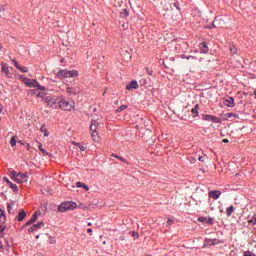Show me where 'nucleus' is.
I'll return each mask as SVG.
<instances>
[{
  "mask_svg": "<svg viewBox=\"0 0 256 256\" xmlns=\"http://www.w3.org/2000/svg\"><path fill=\"white\" fill-rule=\"evenodd\" d=\"M34 95L40 97L41 99H45V88L44 90H39V88H36V90H34Z\"/></svg>",
  "mask_w": 256,
  "mask_h": 256,
  "instance_id": "2eb2a0df",
  "label": "nucleus"
},
{
  "mask_svg": "<svg viewBox=\"0 0 256 256\" xmlns=\"http://www.w3.org/2000/svg\"><path fill=\"white\" fill-rule=\"evenodd\" d=\"M58 109L62 111H73L75 109V102L71 99L67 100L63 96H59Z\"/></svg>",
  "mask_w": 256,
  "mask_h": 256,
  "instance_id": "f257e3e1",
  "label": "nucleus"
},
{
  "mask_svg": "<svg viewBox=\"0 0 256 256\" xmlns=\"http://www.w3.org/2000/svg\"><path fill=\"white\" fill-rule=\"evenodd\" d=\"M0 249H3V243L0 242Z\"/></svg>",
  "mask_w": 256,
  "mask_h": 256,
  "instance_id": "3c124183",
  "label": "nucleus"
},
{
  "mask_svg": "<svg viewBox=\"0 0 256 256\" xmlns=\"http://www.w3.org/2000/svg\"><path fill=\"white\" fill-rule=\"evenodd\" d=\"M83 189H85V191H89V186H87V185H83Z\"/></svg>",
  "mask_w": 256,
  "mask_h": 256,
  "instance_id": "79ce46f5",
  "label": "nucleus"
},
{
  "mask_svg": "<svg viewBox=\"0 0 256 256\" xmlns=\"http://www.w3.org/2000/svg\"><path fill=\"white\" fill-rule=\"evenodd\" d=\"M2 11H5V6L0 5V13H1Z\"/></svg>",
  "mask_w": 256,
  "mask_h": 256,
  "instance_id": "a19ab883",
  "label": "nucleus"
},
{
  "mask_svg": "<svg viewBox=\"0 0 256 256\" xmlns=\"http://www.w3.org/2000/svg\"><path fill=\"white\" fill-rule=\"evenodd\" d=\"M215 241H217V240H211V239H206L205 240V243H206V245H216L217 244V242H215Z\"/></svg>",
  "mask_w": 256,
  "mask_h": 256,
  "instance_id": "cd10ccee",
  "label": "nucleus"
},
{
  "mask_svg": "<svg viewBox=\"0 0 256 256\" xmlns=\"http://www.w3.org/2000/svg\"><path fill=\"white\" fill-rule=\"evenodd\" d=\"M126 89L128 91H131V89H139V83L136 80H133L126 85Z\"/></svg>",
  "mask_w": 256,
  "mask_h": 256,
  "instance_id": "1a4fd4ad",
  "label": "nucleus"
},
{
  "mask_svg": "<svg viewBox=\"0 0 256 256\" xmlns=\"http://www.w3.org/2000/svg\"><path fill=\"white\" fill-rule=\"evenodd\" d=\"M27 174L18 173L16 176V183H27Z\"/></svg>",
  "mask_w": 256,
  "mask_h": 256,
  "instance_id": "0eeeda50",
  "label": "nucleus"
},
{
  "mask_svg": "<svg viewBox=\"0 0 256 256\" xmlns=\"http://www.w3.org/2000/svg\"><path fill=\"white\" fill-rule=\"evenodd\" d=\"M85 184H83L82 182H77L76 183V187H78L79 189H81V187H83Z\"/></svg>",
  "mask_w": 256,
  "mask_h": 256,
  "instance_id": "e433bc0d",
  "label": "nucleus"
},
{
  "mask_svg": "<svg viewBox=\"0 0 256 256\" xmlns=\"http://www.w3.org/2000/svg\"><path fill=\"white\" fill-rule=\"evenodd\" d=\"M125 16L127 17L129 15V11L124 10Z\"/></svg>",
  "mask_w": 256,
  "mask_h": 256,
  "instance_id": "c03bdc74",
  "label": "nucleus"
},
{
  "mask_svg": "<svg viewBox=\"0 0 256 256\" xmlns=\"http://www.w3.org/2000/svg\"><path fill=\"white\" fill-rule=\"evenodd\" d=\"M17 172H15V171H12L11 172V177H12V179H14L15 181H17Z\"/></svg>",
  "mask_w": 256,
  "mask_h": 256,
  "instance_id": "c9c22d12",
  "label": "nucleus"
},
{
  "mask_svg": "<svg viewBox=\"0 0 256 256\" xmlns=\"http://www.w3.org/2000/svg\"><path fill=\"white\" fill-rule=\"evenodd\" d=\"M222 142L229 143V140L228 139H223Z\"/></svg>",
  "mask_w": 256,
  "mask_h": 256,
  "instance_id": "de8ad7c7",
  "label": "nucleus"
},
{
  "mask_svg": "<svg viewBox=\"0 0 256 256\" xmlns=\"http://www.w3.org/2000/svg\"><path fill=\"white\" fill-rule=\"evenodd\" d=\"M13 61H14L15 67L18 69H21V65H19V62L15 61V60H13Z\"/></svg>",
  "mask_w": 256,
  "mask_h": 256,
  "instance_id": "58836bf2",
  "label": "nucleus"
},
{
  "mask_svg": "<svg viewBox=\"0 0 256 256\" xmlns=\"http://www.w3.org/2000/svg\"><path fill=\"white\" fill-rule=\"evenodd\" d=\"M249 225H256V214L252 216L250 220H248Z\"/></svg>",
  "mask_w": 256,
  "mask_h": 256,
  "instance_id": "bb28decb",
  "label": "nucleus"
},
{
  "mask_svg": "<svg viewBox=\"0 0 256 256\" xmlns=\"http://www.w3.org/2000/svg\"><path fill=\"white\" fill-rule=\"evenodd\" d=\"M19 71H21L22 73H27V71H29V69H27V67H23L20 66V68H18Z\"/></svg>",
  "mask_w": 256,
  "mask_h": 256,
  "instance_id": "f704fd0d",
  "label": "nucleus"
},
{
  "mask_svg": "<svg viewBox=\"0 0 256 256\" xmlns=\"http://www.w3.org/2000/svg\"><path fill=\"white\" fill-rule=\"evenodd\" d=\"M72 145H74L76 147V149H80V151H86L87 147H85L84 145H82L79 142H72Z\"/></svg>",
  "mask_w": 256,
  "mask_h": 256,
  "instance_id": "dca6fc26",
  "label": "nucleus"
},
{
  "mask_svg": "<svg viewBox=\"0 0 256 256\" xmlns=\"http://www.w3.org/2000/svg\"><path fill=\"white\" fill-rule=\"evenodd\" d=\"M0 113H3V105L0 104Z\"/></svg>",
  "mask_w": 256,
  "mask_h": 256,
  "instance_id": "a18cd8bd",
  "label": "nucleus"
},
{
  "mask_svg": "<svg viewBox=\"0 0 256 256\" xmlns=\"http://www.w3.org/2000/svg\"><path fill=\"white\" fill-rule=\"evenodd\" d=\"M99 126V122L97 120L93 119L90 125V131L92 133V139L96 143H99V134L97 133V127Z\"/></svg>",
  "mask_w": 256,
  "mask_h": 256,
  "instance_id": "423d86ee",
  "label": "nucleus"
},
{
  "mask_svg": "<svg viewBox=\"0 0 256 256\" xmlns=\"http://www.w3.org/2000/svg\"><path fill=\"white\" fill-rule=\"evenodd\" d=\"M36 239H39V235L36 236Z\"/></svg>",
  "mask_w": 256,
  "mask_h": 256,
  "instance_id": "4d7b16f0",
  "label": "nucleus"
},
{
  "mask_svg": "<svg viewBox=\"0 0 256 256\" xmlns=\"http://www.w3.org/2000/svg\"><path fill=\"white\" fill-rule=\"evenodd\" d=\"M77 208V204L75 202H62L58 206V211L60 213H65V211H73V209Z\"/></svg>",
  "mask_w": 256,
  "mask_h": 256,
  "instance_id": "39448f33",
  "label": "nucleus"
},
{
  "mask_svg": "<svg viewBox=\"0 0 256 256\" xmlns=\"http://www.w3.org/2000/svg\"><path fill=\"white\" fill-rule=\"evenodd\" d=\"M205 121H215V117L212 115H205L204 116Z\"/></svg>",
  "mask_w": 256,
  "mask_h": 256,
  "instance_id": "c756f323",
  "label": "nucleus"
},
{
  "mask_svg": "<svg viewBox=\"0 0 256 256\" xmlns=\"http://www.w3.org/2000/svg\"><path fill=\"white\" fill-rule=\"evenodd\" d=\"M38 149L43 153V155H49V152L47 150L43 149V144L38 143Z\"/></svg>",
  "mask_w": 256,
  "mask_h": 256,
  "instance_id": "393cba45",
  "label": "nucleus"
},
{
  "mask_svg": "<svg viewBox=\"0 0 256 256\" xmlns=\"http://www.w3.org/2000/svg\"><path fill=\"white\" fill-rule=\"evenodd\" d=\"M79 72L77 70H60L57 72V77L59 79H71L73 77H78Z\"/></svg>",
  "mask_w": 256,
  "mask_h": 256,
  "instance_id": "20e7f679",
  "label": "nucleus"
},
{
  "mask_svg": "<svg viewBox=\"0 0 256 256\" xmlns=\"http://www.w3.org/2000/svg\"><path fill=\"white\" fill-rule=\"evenodd\" d=\"M213 27H215V24H213L212 26L208 27L209 29H213Z\"/></svg>",
  "mask_w": 256,
  "mask_h": 256,
  "instance_id": "603ef678",
  "label": "nucleus"
},
{
  "mask_svg": "<svg viewBox=\"0 0 256 256\" xmlns=\"http://www.w3.org/2000/svg\"><path fill=\"white\" fill-rule=\"evenodd\" d=\"M132 233V237H134V239H137L139 237V233L137 232H131Z\"/></svg>",
  "mask_w": 256,
  "mask_h": 256,
  "instance_id": "4c0bfd02",
  "label": "nucleus"
},
{
  "mask_svg": "<svg viewBox=\"0 0 256 256\" xmlns=\"http://www.w3.org/2000/svg\"><path fill=\"white\" fill-rule=\"evenodd\" d=\"M233 115H234L233 113H228L227 114L228 117H233Z\"/></svg>",
  "mask_w": 256,
  "mask_h": 256,
  "instance_id": "09e8293b",
  "label": "nucleus"
},
{
  "mask_svg": "<svg viewBox=\"0 0 256 256\" xmlns=\"http://www.w3.org/2000/svg\"><path fill=\"white\" fill-rule=\"evenodd\" d=\"M2 72L6 75V77H11V73L9 72V67L5 64L2 65Z\"/></svg>",
  "mask_w": 256,
  "mask_h": 256,
  "instance_id": "f3484780",
  "label": "nucleus"
},
{
  "mask_svg": "<svg viewBox=\"0 0 256 256\" xmlns=\"http://www.w3.org/2000/svg\"><path fill=\"white\" fill-rule=\"evenodd\" d=\"M88 227H91V222L88 223Z\"/></svg>",
  "mask_w": 256,
  "mask_h": 256,
  "instance_id": "864d4df0",
  "label": "nucleus"
},
{
  "mask_svg": "<svg viewBox=\"0 0 256 256\" xmlns=\"http://www.w3.org/2000/svg\"><path fill=\"white\" fill-rule=\"evenodd\" d=\"M125 109H127V105H121L120 107H118V109L116 110L117 113H121V111H125Z\"/></svg>",
  "mask_w": 256,
  "mask_h": 256,
  "instance_id": "2f4dec72",
  "label": "nucleus"
},
{
  "mask_svg": "<svg viewBox=\"0 0 256 256\" xmlns=\"http://www.w3.org/2000/svg\"><path fill=\"white\" fill-rule=\"evenodd\" d=\"M146 71H147L148 75H153V70L146 68Z\"/></svg>",
  "mask_w": 256,
  "mask_h": 256,
  "instance_id": "ea45409f",
  "label": "nucleus"
},
{
  "mask_svg": "<svg viewBox=\"0 0 256 256\" xmlns=\"http://www.w3.org/2000/svg\"><path fill=\"white\" fill-rule=\"evenodd\" d=\"M0 237H5V225L0 224Z\"/></svg>",
  "mask_w": 256,
  "mask_h": 256,
  "instance_id": "a878e982",
  "label": "nucleus"
},
{
  "mask_svg": "<svg viewBox=\"0 0 256 256\" xmlns=\"http://www.w3.org/2000/svg\"><path fill=\"white\" fill-rule=\"evenodd\" d=\"M35 221H37V212H35L32 217L30 218L29 221H27L23 227H29V225H33V223H35Z\"/></svg>",
  "mask_w": 256,
  "mask_h": 256,
  "instance_id": "ddd939ff",
  "label": "nucleus"
},
{
  "mask_svg": "<svg viewBox=\"0 0 256 256\" xmlns=\"http://www.w3.org/2000/svg\"><path fill=\"white\" fill-rule=\"evenodd\" d=\"M41 133H43L44 137H49V130H47V127L45 125H42L40 128Z\"/></svg>",
  "mask_w": 256,
  "mask_h": 256,
  "instance_id": "4be33fe9",
  "label": "nucleus"
},
{
  "mask_svg": "<svg viewBox=\"0 0 256 256\" xmlns=\"http://www.w3.org/2000/svg\"><path fill=\"white\" fill-rule=\"evenodd\" d=\"M113 157H115L116 159H119L120 161H122L123 163H127V160H125L123 157L119 156V155H115V154H112Z\"/></svg>",
  "mask_w": 256,
  "mask_h": 256,
  "instance_id": "473e14b6",
  "label": "nucleus"
},
{
  "mask_svg": "<svg viewBox=\"0 0 256 256\" xmlns=\"http://www.w3.org/2000/svg\"><path fill=\"white\" fill-rule=\"evenodd\" d=\"M230 53H231V55H237V47L232 45L230 47Z\"/></svg>",
  "mask_w": 256,
  "mask_h": 256,
  "instance_id": "c85d7f7f",
  "label": "nucleus"
},
{
  "mask_svg": "<svg viewBox=\"0 0 256 256\" xmlns=\"http://www.w3.org/2000/svg\"><path fill=\"white\" fill-rule=\"evenodd\" d=\"M1 49H3V47H2L1 44H0V51H1Z\"/></svg>",
  "mask_w": 256,
  "mask_h": 256,
  "instance_id": "5fc2aeb1",
  "label": "nucleus"
},
{
  "mask_svg": "<svg viewBox=\"0 0 256 256\" xmlns=\"http://www.w3.org/2000/svg\"><path fill=\"white\" fill-rule=\"evenodd\" d=\"M25 217H27V212H25L24 210H20L19 214H18V221H23V219H25Z\"/></svg>",
  "mask_w": 256,
  "mask_h": 256,
  "instance_id": "a211bd4d",
  "label": "nucleus"
},
{
  "mask_svg": "<svg viewBox=\"0 0 256 256\" xmlns=\"http://www.w3.org/2000/svg\"><path fill=\"white\" fill-rule=\"evenodd\" d=\"M10 183V187H11V189L13 190V191H18L19 190V187L16 185V184H13V183H11V182H9Z\"/></svg>",
  "mask_w": 256,
  "mask_h": 256,
  "instance_id": "72a5a7b5",
  "label": "nucleus"
},
{
  "mask_svg": "<svg viewBox=\"0 0 256 256\" xmlns=\"http://www.w3.org/2000/svg\"><path fill=\"white\" fill-rule=\"evenodd\" d=\"M7 211L9 213V215H14L15 211H17V208L15 207V202L14 201H11L10 203H8Z\"/></svg>",
  "mask_w": 256,
  "mask_h": 256,
  "instance_id": "6e6552de",
  "label": "nucleus"
},
{
  "mask_svg": "<svg viewBox=\"0 0 256 256\" xmlns=\"http://www.w3.org/2000/svg\"><path fill=\"white\" fill-rule=\"evenodd\" d=\"M87 233H93V229L89 228V229L87 230Z\"/></svg>",
  "mask_w": 256,
  "mask_h": 256,
  "instance_id": "49530a36",
  "label": "nucleus"
},
{
  "mask_svg": "<svg viewBox=\"0 0 256 256\" xmlns=\"http://www.w3.org/2000/svg\"><path fill=\"white\" fill-rule=\"evenodd\" d=\"M167 223H168V225H173V220L169 219V220L167 221Z\"/></svg>",
  "mask_w": 256,
  "mask_h": 256,
  "instance_id": "37998d69",
  "label": "nucleus"
},
{
  "mask_svg": "<svg viewBox=\"0 0 256 256\" xmlns=\"http://www.w3.org/2000/svg\"><path fill=\"white\" fill-rule=\"evenodd\" d=\"M209 197H210L211 199L217 200V199H219V197H221V191H219V190H213V191H211V192L209 193Z\"/></svg>",
  "mask_w": 256,
  "mask_h": 256,
  "instance_id": "f8f14e48",
  "label": "nucleus"
},
{
  "mask_svg": "<svg viewBox=\"0 0 256 256\" xmlns=\"http://www.w3.org/2000/svg\"><path fill=\"white\" fill-rule=\"evenodd\" d=\"M42 103H46L52 109H59V96H45L42 99Z\"/></svg>",
  "mask_w": 256,
  "mask_h": 256,
  "instance_id": "f03ea898",
  "label": "nucleus"
},
{
  "mask_svg": "<svg viewBox=\"0 0 256 256\" xmlns=\"http://www.w3.org/2000/svg\"><path fill=\"white\" fill-rule=\"evenodd\" d=\"M43 225H44L43 222H40V223H38V224H35V225H33L32 227H30V228L28 229V232H29V233H33V232H35V231H39V229H41V227H43Z\"/></svg>",
  "mask_w": 256,
  "mask_h": 256,
  "instance_id": "9b49d317",
  "label": "nucleus"
},
{
  "mask_svg": "<svg viewBox=\"0 0 256 256\" xmlns=\"http://www.w3.org/2000/svg\"><path fill=\"white\" fill-rule=\"evenodd\" d=\"M21 79H22L24 85H26V87L38 89L39 91H45V87L41 86L39 84V82H37V80L29 79L27 77H21Z\"/></svg>",
  "mask_w": 256,
  "mask_h": 256,
  "instance_id": "7ed1b4c3",
  "label": "nucleus"
},
{
  "mask_svg": "<svg viewBox=\"0 0 256 256\" xmlns=\"http://www.w3.org/2000/svg\"><path fill=\"white\" fill-rule=\"evenodd\" d=\"M5 221H7V217L5 216V212L0 209V223H5Z\"/></svg>",
  "mask_w": 256,
  "mask_h": 256,
  "instance_id": "5701e85b",
  "label": "nucleus"
},
{
  "mask_svg": "<svg viewBox=\"0 0 256 256\" xmlns=\"http://www.w3.org/2000/svg\"><path fill=\"white\" fill-rule=\"evenodd\" d=\"M198 221L200 223H208V225H213V218H211V217L202 216V217L198 218Z\"/></svg>",
  "mask_w": 256,
  "mask_h": 256,
  "instance_id": "9d476101",
  "label": "nucleus"
},
{
  "mask_svg": "<svg viewBox=\"0 0 256 256\" xmlns=\"http://www.w3.org/2000/svg\"><path fill=\"white\" fill-rule=\"evenodd\" d=\"M66 92L68 93V95H77V93H79V91H77V89L71 88V87H68L66 89Z\"/></svg>",
  "mask_w": 256,
  "mask_h": 256,
  "instance_id": "6ab92c4d",
  "label": "nucleus"
},
{
  "mask_svg": "<svg viewBox=\"0 0 256 256\" xmlns=\"http://www.w3.org/2000/svg\"><path fill=\"white\" fill-rule=\"evenodd\" d=\"M11 147H15L17 145V140L15 139V136H13L10 140Z\"/></svg>",
  "mask_w": 256,
  "mask_h": 256,
  "instance_id": "7c9ffc66",
  "label": "nucleus"
},
{
  "mask_svg": "<svg viewBox=\"0 0 256 256\" xmlns=\"http://www.w3.org/2000/svg\"><path fill=\"white\" fill-rule=\"evenodd\" d=\"M191 113L192 115H194V117H197V115H199V104H196L194 108H192Z\"/></svg>",
  "mask_w": 256,
  "mask_h": 256,
  "instance_id": "aec40b11",
  "label": "nucleus"
},
{
  "mask_svg": "<svg viewBox=\"0 0 256 256\" xmlns=\"http://www.w3.org/2000/svg\"><path fill=\"white\" fill-rule=\"evenodd\" d=\"M224 105H226V107H235V99H233V97H228L225 100Z\"/></svg>",
  "mask_w": 256,
  "mask_h": 256,
  "instance_id": "4468645a",
  "label": "nucleus"
},
{
  "mask_svg": "<svg viewBox=\"0 0 256 256\" xmlns=\"http://www.w3.org/2000/svg\"><path fill=\"white\" fill-rule=\"evenodd\" d=\"M254 95H255V98H256V90L254 91Z\"/></svg>",
  "mask_w": 256,
  "mask_h": 256,
  "instance_id": "6e6d98bb",
  "label": "nucleus"
},
{
  "mask_svg": "<svg viewBox=\"0 0 256 256\" xmlns=\"http://www.w3.org/2000/svg\"><path fill=\"white\" fill-rule=\"evenodd\" d=\"M198 159L199 161H203V156H200Z\"/></svg>",
  "mask_w": 256,
  "mask_h": 256,
  "instance_id": "8fccbe9b",
  "label": "nucleus"
},
{
  "mask_svg": "<svg viewBox=\"0 0 256 256\" xmlns=\"http://www.w3.org/2000/svg\"><path fill=\"white\" fill-rule=\"evenodd\" d=\"M200 49H201V53H207V51H209V49L207 48V43L206 42H202L200 44Z\"/></svg>",
  "mask_w": 256,
  "mask_h": 256,
  "instance_id": "412c9836",
  "label": "nucleus"
},
{
  "mask_svg": "<svg viewBox=\"0 0 256 256\" xmlns=\"http://www.w3.org/2000/svg\"><path fill=\"white\" fill-rule=\"evenodd\" d=\"M233 211H235V207L234 206H230L229 208H227L226 209L227 217H231V215L233 214Z\"/></svg>",
  "mask_w": 256,
  "mask_h": 256,
  "instance_id": "b1692460",
  "label": "nucleus"
}]
</instances>
